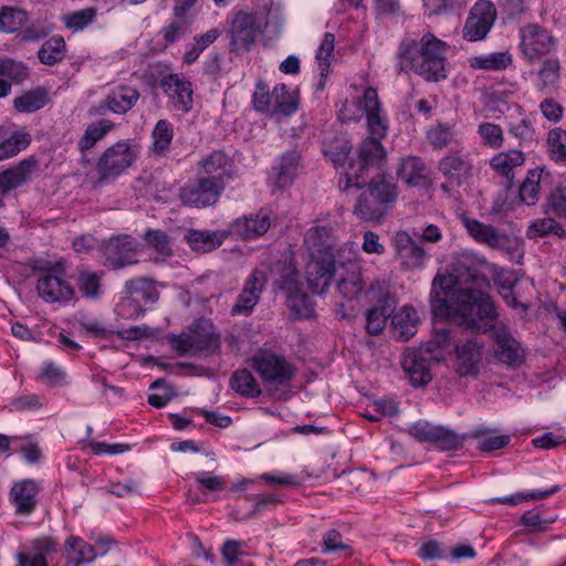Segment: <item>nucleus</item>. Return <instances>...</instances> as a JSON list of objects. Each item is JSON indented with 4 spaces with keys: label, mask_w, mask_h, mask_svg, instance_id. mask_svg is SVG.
I'll return each mask as SVG.
<instances>
[{
    "label": "nucleus",
    "mask_w": 566,
    "mask_h": 566,
    "mask_svg": "<svg viewBox=\"0 0 566 566\" xmlns=\"http://www.w3.org/2000/svg\"><path fill=\"white\" fill-rule=\"evenodd\" d=\"M446 50L447 43L432 33H426L419 42L405 38L398 49L400 70H411L426 81L439 82L447 77Z\"/></svg>",
    "instance_id": "1"
},
{
    "label": "nucleus",
    "mask_w": 566,
    "mask_h": 566,
    "mask_svg": "<svg viewBox=\"0 0 566 566\" xmlns=\"http://www.w3.org/2000/svg\"><path fill=\"white\" fill-rule=\"evenodd\" d=\"M353 213L361 222L381 223L390 213L399 196L398 185L390 175L378 174L359 188Z\"/></svg>",
    "instance_id": "2"
},
{
    "label": "nucleus",
    "mask_w": 566,
    "mask_h": 566,
    "mask_svg": "<svg viewBox=\"0 0 566 566\" xmlns=\"http://www.w3.org/2000/svg\"><path fill=\"white\" fill-rule=\"evenodd\" d=\"M447 318L476 333H493L497 328L494 302L480 287L475 286L457 293L455 306Z\"/></svg>",
    "instance_id": "3"
},
{
    "label": "nucleus",
    "mask_w": 566,
    "mask_h": 566,
    "mask_svg": "<svg viewBox=\"0 0 566 566\" xmlns=\"http://www.w3.org/2000/svg\"><path fill=\"white\" fill-rule=\"evenodd\" d=\"M462 284L482 287L490 283L485 275L475 269H467L457 275L438 273L432 281L430 292V308L434 318L447 319L450 316L451 310L455 306L457 293L471 289L461 287Z\"/></svg>",
    "instance_id": "4"
},
{
    "label": "nucleus",
    "mask_w": 566,
    "mask_h": 566,
    "mask_svg": "<svg viewBox=\"0 0 566 566\" xmlns=\"http://www.w3.org/2000/svg\"><path fill=\"white\" fill-rule=\"evenodd\" d=\"M39 274L36 291L46 303H67L75 297L73 286L63 279L64 268L61 263L35 261L32 266Z\"/></svg>",
    "instance_id": "5"
},
{
    "label": "nucleus",
    "mask_w": 566,
    "mask_h": 566,
    "mask_svg": "<svg viewBox=\"0 0 566 566\" xmlns=\"http://www.w3.org/2000/svg\"><path fill=\"white\" fill-rule=\"evenodd\" d=\"M377 137H366L356 149V158L349 161L346 186L360 187L368 178L370 168L380 169L386 163L387 151Z\"/></svg>",
    "instance_id": "6"
},
{
    "label": "nucleus",
    "mask_w": 566,
    "mask_h": 566,
    "mask_svg": "<svg viewBox=\"0 0 566 566\" xmlns=\"http://www.w3.org/2000/svg\"><path fill=\"white\" fill-rule=\"evenodd\" d=\"M170 343L179 356L212 355L220 349V335L209 321L201 319L192 324L188 334L172 335Z\"/></svg>",
    "instance_id": "7"
},
{
    "label": "nucleus",
    "mask_w": 566,
    "mask_h": 566,
    "mask_svg": "<svg viewBox=\"0 0 566 566\" xmlns=\"http://www.w3.org/2000/svg\"><path fill=\"white\" fill-rule=\"evenodd\" d=\"M224 189L221 177L198 176L179 188L178 197L184 206L203 209L214 206Z\"/></svg>",
    "instance_id": "8"
},
{
    "label": "nucleus",
    "mask_w": 566,
    "mask_h": 566,
    "mask_svg": "<svg viewBox=\"0 0 566 566\" xmlns=\"http://www.w3.org/2000/svg\"><path fill=\"white\" fill-rule=\"evenodd\" d=\"M137 154L126 142L108 147L97 163L98 184L115 179L136 160Z\"/></svg>",
    "instance_id": "9"
},
{
    "label": "nucleus",
    "mask_w": 566,
    "mask_h": 566,
    "mask_svg": "<svg viewBox=\"0 0 566 566\" xmlns=\"http://www.w3.org/2000/svg\"><path fill=\"white\" fill-rule=\"evenodd\" d=\"M99 249L105 258V264L112 270H119L138 262L137 241L128 234H118L103 240Z\"/></svg>",
    "instance_id": "10"
},
{
    "label": "nucleus",
    "mask_w": 566,
    "mask_h": 566,
    "mask_svg": "<svg viewBox=\"0 0 566 566\" xmlns=\"http://www.w3.org/2000/svg\"><path fill=\"white\" fill-rule=\"evenodd\" d=\"M495 20V6L488 0L478 1L470 9L462 30L463 38L470 42H476L485 39Z\"/></svg>",
    "instance_id": "11"
},
{
    "label": "nucleus",
    "mask_w": 566,
    "mask_h": 566,
    "mask_svg": "<svg viewBox=\"0 0 566 566\" xmlns=\"http://www.w3.org/2000/svg\"><path fill=\"white\" fill-rule=\"evenodd\" d=\"M253 368L265 382L285 384L295 375L293 366L283 356L262 350L252 359Z\"/></svg>",
    "instance_id": "12"
},
{
    "label": "nucleus",
    "mask_w": 566,
    "mask_h": 566,
    "mask_svg": "<svg viewBox=\"0 0 566 566\" xmlns=\"http://www.w3.org/2000/svg\"><path fill=\"white\" fill-rule=\"evenodd\" d=\"M336 271L334 253H315L305 268L308 289L316 294H323L329 286Z\"/></svg>",
    "instance_id": "13"
},
{
    "label": "nucleus",
    "mask_w": 566,
    "mask_h": 566,
    "mask_svg": "<svg viewBox=\"0 0 566 566\" xmlns=\"http://www.w3.org/2000/svg\"><path fill=\"white\" fill-rule=\"evenodd\" d=\"M394 247L396 259L406 270H420L429 260V254L424 248L405 230L397 231L394 235Z\"/></svg>",
    "instance_id": "14"
},
{
    "label": "nucleus",
    "mask_w": 566,
    "mask_h": 566,
    "mask_svg": "<svg viewBox=\"0 0 566 566\" xmlns=\"http://www.w3.org/2000/svg\"><path fill=\"white\" fill-rule=\"evenodd\" d=\"M554 45V38L537 24H530L521 30V49L528 61L541 59L549 53Z\"/></svg>",
    "instance_id": "15"
},
{
    "label": "nucleus",
    "mask_w": 566,
    "mask_h": 566,
    "mask_svg": "<svg viewBox=\"0 0 566 566\" xmlns=\"http://www.w3.org/2000/svg\"><path fill=\"white\" fill-rule=\"evenodd\" d=\"M256 33L255 14L243 11L238 12L233 18L229 30L232 51H235L237 53L250 51L251 46L255 42Z\"/></svg>",
    "instance_id": "16"
},
{
    "label": "nucleus",
    "mask_w": 566,
    "mask_h": 566,
    "mask_svg": "<svg viewBox=\"0 0 566 566\" xmlns=\"http://www.w3.org/2000/svg\"><path fill=\"white\" fill-rule=\"evenodd\" d=\"M271 223V211L266 208H261L256 212L235 219L230 224L229 232L242 240H254L265 234Z\"/></svg>",
    "instance_id": "17"
},
{
    "label": "nucleus",
    "mask_w": 566,
    "mask_h": 566,
    "mask_svg": "<svg viewBox=\"0 0 566 566\" xmlns=\"http://www.w3.org/2000/svg\"><path fill=\"white\" fill-rule=\"evenodd\" d=\"M297 273L286 276L281 285L286 296V305L295 318H310L314 316V306L311 297L302 291Z\"/></svg>",
    "instance_id": "18"
},
{
    "label": "nucleus",
    "mask_w": 566,
    "mask_h": 566,
    "mask_svg": "<svg viewBox=\"0 0 566 566\" xmlns=\"http://www.w3.org/2000/svg\"><path fill=\"white\" fill-rule=\"evenodd\" d=\"M492 337L495 340L494 353L499 361L510 367H517L523 364L524 349L506 328L494 329Z\"/></svg>",
    "instance_id": "19"
},
{
    "label": "nucleus",
    "mask_w": 566,
    "mask_h": 566,
    "mask_svg": "<svg viewBox=\"0 0 566 566\" xmlns=\"http://www.w3.org/2000/svg\"><path fill=\"white\" fill-rule=\"evenodd\" d=\"M483 345L476 340H465L455 346L454 369L461 377L479 374Z\"/></svg>",
    "instance_id": "20"
},
{
    "label": "nucleus",
    "mask_w": 566,
    "mask_h": 566,
    "mask_svg": "<svg viewBox=\"0 0 566 566\" xmlns=\"http://www.w3.org/2000/svg\"><path fill=\"white\" fill-rule=\"evenodd\" d=\"M38 167L39 161L31 156L21 160L14 167L0 172V207L4 206L3 197L12 189L24 184Z\"/></svg>",
    "instance_id": "21"
},
{
    "label": "nucleus",
    "mask_w": 566,
    "mask_h": 566,
    "mask_svg": "<svg viewBox=\"0 0 566 566\" xmlns=\"http://www.w3.org/2000/svg\"><path fill=\"white\" fill-rule=\"evenodd\" d=\"M364 111L367 117L369 137H377L382 139L387 135L388 126L385 117L380 115V102L377 91L373 87H367L363 96Z\"/></svg>",
    "instance_id": "22"
},
{
    "label": "nucleus",
    "mask_w": 566,
    "mask_h": 566,
    "mask_svg": "<svg viewBox=\"0 0 566 566\" xmlns=\"http://www.w3.org/2000/svg\"><path fill=\"white\" fill-rule=\"evenodd\" d=\"M422 353L409 349L405 353L401 363L411 385L416 387L424 386L431 380L430 366L432 361L428 360Z\"/></svg>",
    "instance_id": "23"
},
{
    "label": "nucleus",
    "mask_w": 566,
    "mask_h": 566,
    "mask_svg": "<svg viewBox=\"0 0 566 566\" xmlns=\"http://www.w3.org/2000/svg\"><path fill=\"white\" fill-rule=\"evenodd\" d=\"M198 165L205 171V176L221 177L224 186L235 177L234 161L223 150H213L202 158Z\"/></svg>",
    "instance_id": "24"
},
{
    "label": "nucleus",
    "mask_w": 566,
    "mask_h": 566,
    "mask_svg": "<svg viewBox=\"0 0 566 566\" xmlns=\"http://www.w3.org/2000/svg\"><path fill=\"white\" fill-rule=\"evenodd\" d=\"M160 87L164 92L177 98V106L182 112H189L192 108V85L190 82L180 78L177 74H169L161 78Z\"/></svg>",
    "instance_id": "25"
},
{
    "label": "nucleus",
    "mask_w": 566,
    "mask_h": 566,
    "mask_svg": "<svg viewBox=\"0 0 566 566\" xmlns=\"http://www.w3.org/2000/svg\"><path fill=\"white\" fill-rule=\"evenodd\" d=\"M439 170L451 186H462L472 175V165L458 155L444 156L439 163Z\"/></svg>",
    "instance_id": "26"
},
{
    "label": "nucleus",
    "mask_w": 566,
    "mask_h": 566,
    "mask_svg": "<svg viewBox=\"0 0 566 566\" xmlns=\"http://www.w3.org/2000/svg\"><path fill=\"white\" fill-rule=\"evenodd\" d=\"M38 492V484L31 479L14 483L10 491V497L17 509V513L23 515L31 514L36 505Z\"/></svg>",
    "instance_id": "27"
},
{
    "label": "nucleus",
    "mask_w": 566,
    "mask_h": 566,
    "mask_svg": "<svg viewBox=\"0 0 566 566\" xmlns=\"http://www.w3.org/2000/svg\"><path fill=\"white\" fill-rule=\"evenodd\" d=\"M463 226L469 234L478 242L489 245L493 249H503L507 241L504 234H501L491 224L482 223L469 217L462 218Z\"/></svg>",
    "instance_id": "28"
},
{
    "label": "nucleus",
    "mask_w": 566,
    "mask_h": 566,
    "mask_svg": "<svg viewBox=\"0 0 566 566\" xmlns=\"http://www.w3.org/2000/svg\"><path fill=\"white\" fill-rule=\"evenodd\" d=\"M430 170L419 157H407L397 169L398 177L408 186L426 187L429 184Z\"/></svg>",
    "instance_id": "29"
},
{
    "label": "nucleus",
    "mask_w": 566,
    "mask_h": 566,
    "mask_svg": "<svg viewBox=\"0 0 566 566\" xmlns=\"http://www.w3.org/2000/svg\"><path fill=\"white\" fill-rule=\"evenodd\" d=\"M304 243L311 254L334 253L336 244L334 228L331 226H314L304 237Z\"/></svg>",
    "instance_id": "30"
},
{
    "label": "nucleus",
    "mask_w": 566,
    "mask_h": 566,
    "mask_svg": "<svg viewBox=\"0 0 566 566\" xmlns=\"http://www.w3.org/2000/svg\"><path fill=\"white\" fill-rule=\"evenodd\" d=\"M352 150V145L346 135L326 133L323 139V154L335 167L345 166Z\"/></svg>",
    "instance_id": "31"
},
{
    "label": "nucleus",
    "mask_w": 566,
    "mask_h": 566,
    "mask_svg": "<svg viewBox=\"0 0 566 566\" xmlns=\"http://www.w3.org/2000/svg\"><path fill=\"white\" fill-rule=\"evenodd\" d=\"M419 317L412 306H403L391 316L394 335L401 342L409 340L417 333Z\"/></svg>",
    "instance_id": "32"
},
{
    "label": "nucleus",
    "mask_w": 566,
    "mask_h": 566,
    "mask_svg": "<svg viewBox=\"0 0 566 566\" xmlns=\"http://www.w3.org/2000/svg\"><path fill=\"white\" fill-rule=\"evenodd\" d=\"M525 161L524 154L520 150L500 153L491 160V166L505 177V189L510 190L514 185V169Z\"/></svg>",
    "instance_id": "33"
},
{
    "label": "nucleus",
    "mask_w": 566,
    "mask_h": 566,
    "mask_svg": "<svg viewBox=\"0 0 566 566\" xmlns=\"http://www.w3.org/2000/svg\"><path fill=\"white\" fill-rule=\"evenodd\" d=\"M140 94L137 88L119 85L105 98V107L115 114H125L137 103Z\"/></svg>",
    "instance_id": "34"
},
{
    "label": "nucleus",
    "mask_w": 566,
    "mask_h": 566,
    "mask_svg": "<svg viewBox=\"0 0 566 566\" xmlns=\"http://www.w3.org/2000/svg\"><path fill=\"white\" fill-rule=\"evenodd\" d=\"M124 294L127 296L139 295L146 304H154L159 300V291L153 279L139 276L125 282Z\"/></svg>",
    "instance_id": "35"
},
{
    "label": "nucleus",
    "mask_w": 566,
    "mask_h": 566,
    "mask_svg": "<svg viewBox=\"0 0 566 566\" xmlns=\"http://www.w3.org/2000/svg\"><path fill=\"white\" fill-rule=\"evenodd\" d=\"M66 560L69 565L82 566L95 559L96 554L92 545L80 537L71 536L66 543Z\"/></svg>",
    "instance_id": "36"
},
{
    "label": "nucleus",
    "mask_w": 566,
    "mask_h": 566,
    "mask_svg": "<svg viewBox=\"0 0 566 566\" xmlns=\"http://www.w3.org/2000/svg\"><path fill=\"white\" fill-rule=\"evenodd\" d=\"M298 108V95L295 91L287 88L285 84L274 87L273 116H291Z\"/></svg>",
    "instance_id": "37"
},
{
    "label": "nucleus",
    "mask_w": 566,
    "mask_h": 566,
    "mask_svg": "<svg viewBox=\"0 0 566 566\" xmlns=\"http://www.w3.org/2000/svg\"><path fill=\"white\" fill-rule=\"evenodd\" d=\"M230 386L242 397L255 398L261 395L256 379L248 369L235 370L230 378Z\"/></svg>",
    "instance_id": "38"
},
{
    "label": "nucleus",
    "mask_w": 566,
    "mask_h": 566,
    "mask_svg": "<svg viewBox=\"0 0 566 566\" xmlns=\"http://www.w3.org/2000/svg\"><path fill=\"white\" fill-rule=\"evenodd\" d=\"M300 154L295 150L287 151L281 158L279 167L273 168L277 188H284L292 182L300 164Z\"/></svg>",
    "instance_id": "39"
},
{
    "label": "nucleus",
    "mask_w": 566,
    "mask_h": 566,
    "mask_svg": "<svg viewBox=\"0 0 566 566\" xmlns=\"http://www.w3.org/2000/svg\"><path fill=\"white\" fill-rule=\"evenodd\" d=\"M260 292L261 286L258 285L256 279L249 280L232 307V314H250L259 302Z\"/></svg>",
    "instance_id": "40"
},
{
    "label": "nucleus",
    "mask_w": 566,
    "mask_h": 566,
    "mask_svg": "<svg viewBox=\"0 0 566 566\" xmlns=\"http://www.w3.org/2000/svg\"><path fill=\"white\" fill-rule=\"evenodd\" d=\"M464 437L443 426H436L430 444L441 451H455L462 448Z\"/></svg>",
    "instance_id": "41"
},
{
    "label": "nucleus",
    "mask_w": 566,
    "mask_h": 566,
    "mask_svg": "<svg viewBox=\"0 0 566 566\" xmlns=\"http://www.w3.org/2000/svg\"><path fill=\"white\" fill-rule=\"evenodd\" d=\"M65 41L62 36L48 39L38 52V57L45 65H55L65 56Z\"/></svg>",
    "instance_id": "42"
},
{
    "label": "nucleus",
    "mask_w": 566,
    "mask_h": 566,
    "mask_svg": "<svg viewBox=\"0 0 566 566\" xmlns=\"http://www.w3.org/2000/svg\"><path fill=\"white\" fill-rule=\"evenodd\" d=\"M102 274L90 270H81L76 279V286L83 297L96 300L102 294Z\"/></svg>",
    "instance_id": "43"
},
{
    "label": "nucleus",
    "mask_w": 566,
    "mask_h": 566,
    "mask_svg": "<svg viewBox=\"0 0 566 566\" xmlns=\"http://www.w3.org/2000/svg\"><path fill=\"white\" fill-rule=\"evenodd\" d=\"M186 242L193 251L210 252L222 244L217 233L211 231L189 230L185 235Z\"/></svg>",
    "instance_id": "44"
},
{
    "label": "nucleus",
    "mask_w": 566,
    "mask_h": 566,
    "mask_svg": "<svg viewBox=\"0 0 566 566\" xmlns=\"http://www.w3.org/2000/svg\"><path fill=\"white\" fill-rule=\"evenodd\" d=\"M549 234L563 239L566 238V230L552 218H541L534 220L526 231L528 239L544 238Z\"/></svg>",
    "instance_id": "45"
},
{
    "label": "nucleus",
    "mask_w": 566,
    "mask_h": 566,
    "mask_svg": "<svg viewBox=\"0 0 566 566\" xmlns=\"http://www.w3.org/2000/svg\"><path fill=\"white\" fill-rule=\"evenodd\" d=\"M31 143V135L24 130L14 132L0 144V161L18 155Z\"/></svg>",
    "instance_id": "46"
},
{
    "label": "nucleus",
    "mask_w": 566,
    "mask_h": 566,
    "mask_svg": "<svg viewBox=\"0 0 566 566\" xmlns=\"http://www.w3.org/2000/svg\"><path fill=\"white\" fill-rule=\"evenodd\" d=\"M542 171L537 169L530 170L523 182L518 188V196L521 202L533 206L538 199V190L541 182Z\"/></svg>",
    "instance_id": "47"
},
{
    "label": "nucleus",
    "mask_w": 566,
    "mask_h": 566,
    "mask_svg": "<svg viewBox=\"0 0 566 566\" xmlns=\"http://www.w3.org/2000/svg\"><path fill=\"white\" fill-rule=\"evenodd\" d=\"M28 20V14L24 10L2 7L0 9V31L12 33L20 30Z\"/></svg>",
    "instance_id": "48"
},
{
    "label": "nucleus",
    "mask_w": 566,
    "mask_h": 566,
    "mask_svg": "<svg viewBox=\"0 0 566 566\" xmlns=\"http://www.w3.org/2000/svg\"><path fill=\"white\" fill-rule=\"evenodd\" d=\"M390 317L389 306L381 305L367 310L365 329L368 335L377 336L386 327L387 319Z\"/></svg>",
    "instance_id": "49"
},
{
    "label": "nucleus",
    "mask_w": 566,
    "mask_h": 566,
    "mask_svg": "<svg viewBox=\"0 0 566 566\" xmlns=\"http://www.w3.org/2000/svg\"><path fill=\"white\" fill-rule=\"evenodd\" d=\"M470 63L473 69L501 71L512 63V57L507 52H494L486 56H475Z\"/></svg>",
    "instance_id": "50"
},
{
    "label": "nucleus",
    "mask_w": 566,
    "mask_h": 566,
    "mask_svg": "<svg viewBox=\"0 0 566 566\" xmlns=\"http://www.w3.org/2000/svg\"><path fill=\"white\" fill-rule=\"evenodd\" d=\"M114 127V123L108 119H102L97 124L90 125L78 143L81 151L91 149Z\"/></svg>",
    "instance_id": "51"
},
{
    "label": "nucleus",
    "mask_w": 566,
    "mask_h": 566,
    "mask_svg": "<svg viewBox=\"0 0 566 566\" xmlns=\"http://www.w3.org/2000/svg\"><path fill=\"white\" fill-rule=\"evenodd\" d=\"M490 429H476L473 431L472 437L480 439L478 449L483 452H490L506 447L511 438L507 434L492 436Z\"/></svg>",
    "instance_id": "52"
},
{
    "label": "nucleus",
    "mask_w": 566,
    "mask_h": 566,
    "mask_svg": "<svg viewBox=\"0 0 566 566\" xmlns=\"http://www.w3.org/2000/svg\"><path fill=\"white\" fill-rule=\"evenodd\" d=\"M46 94L43 90H34L14 98L13 104L17 111L31 113L45 105Z\"/></svg>",
    "instance_id": "53"
},
{
    "label": "nucleus",
    "mask_w": 566,
    "mask_h": 566,
    "mask_svg": "<svg viewBox=\"0 0 566 566\" xmlns=\"http://www.w3.org/2000/svg\"><path fill=\"white\" fill-rule=\"evenodd\" d=\"M253 108L260 113H271L273 116L274 90L270 92L269 85L262 80L258 81L255 85Z\"/></svg>",
    "instance_id": "54"
},
{
    "label": "nucleus",
    "mask_w": 566,
    "mask_h": 566,
    "mask_svg": "<svg viewBox=\"0 0 566 566\" xmlns=\"http://www.w3.org/2000/svg\"><path fill=\"white\" fill-rule=\"evenodd\" d=\"M427 137L434 149H443L453 142L454 133L451 125L439 123L428 130Z\"/></svg>",
    "instance_id": "55"
},
{
    "label": "nucleus",
    "mask_w": 566,
    "mask_h": 566,
    "mask_svg": "<svg viewBox=\"0 0 566 566\" xmlns=\"http://www.w3.org/2000/svg\"><path fill=\"white\" fill-rule=\"evenodd\" d=\"M220 35L221 32L218 29H211L201 36L196 38V43L185 53L184 62L186 64H192L196 62L202 51L212 44Z\"/></svg>",
    "instance_id": "56"
},
{
    "label": "nucleus",
    "mask_w": 566,
    "mask_h": 566,
    "mask_svg": "<svg viewBox=\"0 0 566 566\" xmlns=\"http://www.w3.org/2000/svg\"><path fill=\"white\" fill-rule=\"evenodd\" d=\"M551 157L556 161H566V132L560 128L552 129L547 136Z\"/></svg>",
    "instance_id": "57"
},
{
    "label": "nucleus",
    "mask_w": 566,
    "mask_h": 566,
    "mask_svg": "<svg viewBox=\"0 0 566 566\" xmlns=\"http://www.w3.org/2000/svg\"><path fill=\"white\" fill-rule=\"evenodd\" d=\"M337 290L339 294L348 301L356 298L364 290L360 274L353 272L348 274L347 277L340 279L337 284Z\"/></svg>",
    "instance_id": "58"
},
{
    "label": "nucleus",
    "mask_w": 566,
    "mask_h": 566,
    "mask_svg": "<svg viewBox=\"0 0 566 566\" xmlns=\"http://www.w3.org/2000/svg\"><path fill=\"white\" fill-rule=\"evenodd\" d=\"M172 136L171 124L165 119L158 120L153 130L155 151L163 153L167 150L171 144Z\"/></svg>",
    "instance_id": "59"
},
{
    "label": "nucleus",
    "mask_w": 566,
    "mask_h": 566,
    "mask_svg": "<svg viewBox=\"0 0 566 566\" xmlns=\"http://www.w3.org/2000/svg\"><path fill=\"white\" fill-rule=\"evenodd\" d=\"M9 77L15 84L22 83L28 76V69L11 59H0V77Z\"/></svg>",
    "instance_id": "60"
},
{
    "label": "nucleus",
    "mask_w": 566,
    "mask_h": 566,
    "mask_svg": "<svg viewBox=\"0 0 566 566\" xmlns=\"http://www.w3.org/2000/svg\"><path fill=\"white\" fill-rule=\"evenodd\" d=\"M96 17L95 8H85L64 17V23L67 29L82 30L93 22Z\"/></svg>",
    "instance_id": "61"
},
{
    "label": "nucleus",
    "mask_w": 566,
    "mask_h": 566,
    "mask_svg": "<svg viewBox=\"0 0 566 566\" xmlns=\"http://www.w3.org/2000/svg\"><path fill=\"white\" fill-rule=\"evenodd\" d=\"M186 29L187 18L174 17L172 21L161 28L160 34L163 35L166 44H172L186 33Z\"/></svg>",
    "instance_id": "62"
},
{
    "label": "nucleus",
    "mask_w": 566,
    "mask_h": 566,
    "mask_svg": "<svg viewBox=\"0 0 566 566\" xmlns=\"http://www.w3.org/2000/svg\"><path fill=\"white\" fill-rule=\"evenodd\" d=\"M145 241L163 255H171L172 250L168 234L161 230H148L144 235Z\"/></svg>",
    "instance_id": "63"
},
{
    "label": "nucleus",
    "mask_w": 566,
    "mask_h": 566,
    "mask_svg": "<svg viewBox=\"0 0 566 566\" xmlns=\"http://www.w3.org/2000/svg\"><path fill=\"white\" fill-rule=\"evenodd\" d=\"M559 61L557 59L549 57L543 62L538 71L542 88L557 83L559 78Z\"/></svg>",
    "instance_id": "64"
}]
</instances>
